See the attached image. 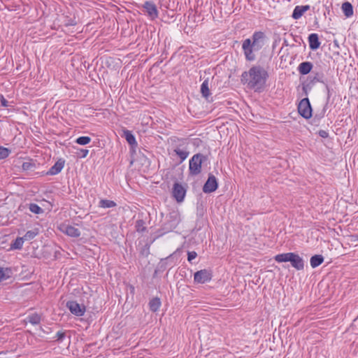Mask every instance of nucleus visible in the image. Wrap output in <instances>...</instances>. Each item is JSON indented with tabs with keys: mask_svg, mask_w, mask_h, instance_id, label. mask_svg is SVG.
I'll return each mask as SVG.
<instances>
[{
	"mask_svg": "<svg viewBox=\"0 0 358 358\" xmlns=\"http://www.w3.org/2000/svg\"><path fill=\"white\" fill-rule=\"evenodd\" d=\"M248 76H250V80L248 86L259 92L264 88L268 74L262 66H255L250 68L248 72L245 71L242 73V81L248 80Z\"/></svg>",
	"mask_w": 358,
	"mask_h": 358,
	"instance_id": "obj_1",
	"label": "nucleus"
},
{
	"mask_svg": "<svg viewBox=\"0 0 358 358\" xmlns=\"http://www.w3.org/2000/svg\"><path fill=\"white\" fill-rule=\"evenodd\" d=\"M266 34L263 31H255L252 36V40L247 38L243 41L242 48L244 51L245 59L248 61L255 59L253 51L261 50L266 43Z\"/></svg>",
	"mask_w": 358,
	"mask_h": 358,
	"instance_id": "obj_2",
	"label": "nucleus"
},
{
	"mask_svg": "<svg viewBox=\"0 0 358 358\" xmlns=\"http://www.w3.org/2000/svg\"><path fill=\"white\" fill-rule=\"evenodd\" d=\"M207 160V157L201 153L194 155L189 160V170L192 176H196L201 172V164Z\"/></svg>",
	"mask_w": 358,
	"mask_h": 358,
	"instance_id": "obj_3",
	"label": "nucleus"
},
{
	"mask_svg": "<svg viewBox=\"0 0 358 358\" xmlns=\"http://www.w3.org/2000/svg\"><path fill=\"white\" fill-rule=\"evenodd\" d=\"M298 111L306 119H309L312 116V108L308 98H304L299 102Z\"/></svg>",
	"mask_w": 358,
	"mask_h": 358,
	"instance_id": "obj_4",
	"label": "nucleus"
},
{
	"mask_svg": "<svg viewBox=\"0 0 358 358\" xmlns=\"http://www.w3.org/2000/svg\"><path fill=\"white\" fill-rule=\"evenodd\" d=\"M218 187L216 178L213 174H209L207 181L203 187V192L205 193H211L215 192Z\"/></svg>",
	"mask_w": 358,
	"mask_h": 358,
	"instance_id": "obj_5",
	"label": "nucleus"
},
{
	"mask_svg": "<svg viewBox=\"0 0 358 358\" xmlns=\"http://www.w3.org/2000/svg\"><path fill=\"white\" fill-rule=\"evenodd\" d=\"M186 194L185 188L180 183L175 182L173 187L172 194L178 202H182L184 200Z\"/></svg>",
	"mask_w": 358,
	"mask_h": 358,
	"instance_id": "obj_6",
	"label": "nucleus"
},
{
	"mask_svg": "<svg viewBox=\"0 0 358 358\" xmlns=\"http://www.w3.org/2000/svg\"><path fill=\"white\" fill-rule=\"evenodd\" d=\"M66 307L69 309L71 313L76 316H83L85 312V307L80 306L78 303L74 301H68Z\"/></svg>",
	"mask_w": 358,
	"mask_h": 358,
	"instance_id": "obj_7",
	"label": "nucleus"
},
{
	"mask_svg": "<svg viewBox=\"0 0 358 358\" xmlns=\"http://www.w3.org/2000/svg\"><path fill=\"white\" fill-rule=\"evenodd\" d=\"M212 275L210 272L206 269L196 271L194 275V280L198 283H205L211 280Z\"/></svg>",
	"mask_w": 358,
	"mask_h": 358,
	"instance_id": "obj_8",
	"label": "nucleus"
},
{
	"mask_svg": "<svg viewBox=\"0 0 358 358\" xmlns=\"http://www.w3.org/2000/svg\"><path fill=\"white\" fill-rule=\"evenodd\" d=\"M143 7L152 19H155L158 17V10L156 5L153 2L145 1Z\"/></svg>",
	"mask_w": 358,
	"mask_h": 358,
	"instance_id": "obj_9",
	"label": "nucleus"
},
{
	"mask_svg": "<svg viewBox=\"0 0 358 358\" xmlns=\"http://www.w3.org/2000/svg\"><path fill=\"white\" fill-rule=\"evenodd\" d=\"M62 231L71 237H78L80 235V230L71 225L64 224L62 226Z\"/></svg>",
	"mask_w": 358,
	"mask_h": 358,
	"instance_id": "obj_10",
	"label": "nucleus"
},
{
	"mask_svg": "<svg viewBox=\"0 0 358 358\" xmlns=\"http://www.w3.org/2000/svg\"><path fill=\"white\" fill-rule=\"evenodd\" d=\"M292 257H291V260L289 262L292 266L295 268L296 270H303L304 268V262L303 259L297 254L294 253Z\"/></svg>",
	"mask_w": 358,
	"mask_h": 358,
	"instance_id": "obj_11",
	"label": "nucleus"
},
{
	"mask_svg": "<svg viewBox=\"0 0 358 358\" xmlns=\"http://www.w3.org/2000/svg\"><path fill=\"white\" fill-rule=\"evenodd\" d=\"M64 166V160L62 159H59L47 172L48 175H56L59 173Z\"/></svg>",
	"mask_w": 358,
	"mask_h": 358,
	"instance_id": "obj_12",
	"label": "nucleus"
},
{
	"mask_svg": "<svg viewBox=\"0 0 358 358\" xmlns=\"http://www.w3.org/2000/svg\"><path fill=\"white\" fill-rule=\"evenodd\" d=\"M309 47L311 50H315L319 48L320 42L317 34H311L308 36Z\"/></svg>",
	"mask_w": 358,
	"mask_h": 358,
	"instance_id": "obj_13",
	"label": "nucleus"
},
{
	"mask_svg": "<svg viewBox=\"0 0 358 358\" xmlns=\"http://www.w3.org/2000/svg\"><path fill=\"white\" fill-rule=\"evenodd\" d=\"M310 6L308 5L306 6H297L294 9L293 13H292V17L295 20H297L300 18L303 14L308 10H309Z\"/></svg>",
	"mask_w": 358,
	"mask_h": 358,
	"instance_id": "obj_14",
	"label": "nucleus"
},
{
	"mask_svg": "<svg viewBox=\"0 0 358 358\" xmlns=\"http://www.w3.org/2000/svg\"><path fill=\"white\" fill-rule=\"evenodd\" d=\"M313 69V64L310 62H303L301 63L298 67L299 72L301 75L309 73Z\"/></svg>",
	"mask_w": 358,
	"mask_h": 358,
	"instance_id": "obj_15",
	"label": "nucleus"
},
{
	"mask_svg": "<svg viewBox=\"0 0 358 358\" xmlns=\"http://www.w3.org/2000/svg\"><path fill=\"white\" fill-rule=\"evenodd\" d=\"M123 132H124V136L125 139L127 140V141L128 142V143L132 148L136 147L137 143H136V138H135L134 136L132 134L131 131L124 129L123 131Z\"/></svg>",
	"mask_w": 358,
	"mask_h": 358,
	"instance_id": "obj_16",
	"label": "nucleus"
},
{
	"mask_svg": "<svg viewBox=\"0 0 358 358\" xmlns=\"http://www.w3.org/2000/svg\"><path fill=\"white\" fill-rule=\"evenodd\" d=\"M294 252H287L279 254L275 256L274 259L278 262H287L291 260V257L293 256Z\"/></svg>",
	"mask_w": 358,
	"mask_h": 358,
	"instance_id": "obj_17",
	"label": "nucleus"
},
{
	"mask_svg": "<svg viewBox=\"0 0 358 358\" xmlns=\"http://www.w3.org/2000/svg\"><path fill=\"white\" fill-rule=\"evenodd\" d=\"M41 317L37 313H32L29 315L25 321L31 323V324L36 325L41 322Z\"/></svg>",
	"mask_w": 358,
	"mask_h": 358,
	"instance_id": "obj_18",
	"label": "nucleus"
},
{
	"mask_svg": "<svg viewBox=\"0 0 358 358\" xmlns=\"http://www.w3.org/2000/svg\"><path fill=\"white\" fill-rule=\"evenodd\" d=\"M161 306L159 298L155 297L151 299L149 302V307L151 311L157 312Z\"/></svg>",
	"mask_w": 358,
	"mask_h": 358,
	"instance_id": "obj_19",
	"label": "nucleus"
},
{
	"mask_svg": "<svg viewBox=\"0 0 358 358\" xmlns=\"http://www.w3.org/2000/svg\"><path fill=\"white\" fill-rule=\"evenodd\" d=\"M342 10L348 17L353 15V7L350 2H345L342 4Z\"/></svg>",
	"mask_w": 358,
	"mask_h": 358,
	"instance_id": "obj_20",
	"label": "nucleus"
},
{
	"mask_svg": "<svg viewBox=\"0 0 358 358\" xmlns=\"http://www.w3.org/2000/svg\"><path fill=\"white\" fill-rule=\"evenodd\" d=\"M324 261V257L320 255H315L310 258V266L315 268L320 266Z\"/></svg>",
	"mask_w": 358,
	"mask_h": 358,
	"instance_id": "obj_21",
	"label": "nucleus"
},
{
	"mask_svg": "<svg viewBox=\"0 0 358 358\" xmlns=\"http://www.w3.org/2000/svg\"><path fill=\"white\" fill-rule=\"evenodd\" d=\"M201 92L203 95V96H204L205 98H208L209 96V95L210 94V90H209V87H208V80H205L203 83L201 84Z\"/></svg>",
	"mask_w": 358,
	"mask_h": 358,
	"instance_id": "obj_22",
	"label": "nucleus"
},
{
	"mask_svg": "<svg viewBox=\"0 0 358 358\" xmlns=\"http://www.w3.org/2000/svg\"><path fill=\"white\" fill-rule=\"evenodd\" d=\"M24 241L23 237H17L10 245V248L15 250H20L22 248Z\"/></svg>",
	"mask_w": 358,
	"mask_h": 358,
	"instance_id": "obj_23",
	"label": "nucleus"
},
{
	"mask_svg": "<svg viewBox=\"0 0 358 358\" xmlns=\"http://www.w3.org/2000/svg\"><path fill=\"white\" fill-rule=\"evenodd\" d=\"M116 203L113 201L108 200V199H101L99 202V206L101 208H113L116 206Z\"/></svg>",
	"mask_w": 358,
	"mask_h": 358,
	"instance_id": "obj_24",
	"label": "nucleus"
},
{
	"mask_svg": "<svg viewBox=\"0 0 358 358\" xmlns=\"http://www.w3.org/2000/svg\"><path fill=\"white\" fill-rule=\"evenodd\" d=\"M38 234V230L35 229L34 230L28 231L23 236V238L24 241H30L34 238Z\"/></svg>",
	"mask_w": 358,
	"mask_h": 358,
	"instance_id": "obj_25",
	"label": "nucleus"
},
{
	"mask_svg": "<svg viewBox=\"0 0 358 358\" xmlns=\"http://www.w3.org/2000/svg\"><path fill=\"white\" fill-rule=\"evenodd\" d=\"M11 271L9 268L4 269L0 267V282L10 277Z\"/></svg>",
	"mask_w": 358,
	"mask_h": 358,
	"instance_id": "obj_26",
	"label": "nucleus"
},
{
	"mask_svg": "<svg viewBox=\"0 0 358 358\" xmlns=\"http://www.w3.org/2000/svg\"><path fill=\"white\" fill-rule=\"evenodd\" d=\"M174 152L180 158L181 162H183L185 159H186L189 155L187 151L181 150L179 148L174 149Z\"/></svg>",
	"mask_w": 358,
	"mask_h": 358,
	"instance_id": "obj_27",
	"label": "nucleus"
},
{
	"mask_svg": "<svg viewBox=\"0 0 358 358\" xmlns=\"http://www.w3.org/2000/svg\"><path fill=\"white\" fill-rule=\"evenodd\" d=\"M29 209L31 213L35 214H41L43 213V210L36 203H30Z\"/></svg>",
	"mask_w": 358,
	"mask_h": 358,
	"instance_id": "obj_28",
	"label": "nucleus"
},
{
	"mask_svg": "<svg viewBox=\"0 0 358 358\" xmlns=\"http://www.w3.org/2000/svg\"><path fill=\"white\" fill-rule=\"evenodd\" d=\"M11 150L8 148L0 146V159H4L9 156Z\"/></svg>",
	"mask_w": 358,
	"mask_h": 358,
	"instance_id": "obj_29",
	"label": "nucleus"
},
{
	"mask_svg": "<svg viewBox=\"0 0 358 358\" xmlns=\"http://www.w3.org/2000/svg\"><path fill=\"white\" fill-rule=\"evenodd\" d=\"M136 229L138 232H143L146 230L145 222L143 220H138L136 222Z\"/></svg>",
	"mask_w": 358,
	"mask_h": 358,
	"instance_id": "obj_30",
	"label": "nucleus"
},
{
	"mask_svg": "<svg viewBox=\"0 0 358 358\" xmlns=\"http://www.w3.org/2000/svg\"><path fill=\"white\" fill-rule=\"evenodd\" d=\"M91 141V138L89 136H80L76 140V142L82 145L88 144Z\"/></svg>",
	"mask_w": 358,
	"mask_h": 358,
	"instance_id": "obj_31",
	"label": "nucleus"
},
{
	"mask_svg": "<svg viewBox=\"0 0 358 358\" xmlns=\"http://www.w3.org/2000/svg\"><path fill=\"white\" fill-rule=\"evenodd\" d=\"M35 164L31 162H24L22 165V168L24 171L33 170Z\"/></svg>",
	"mask_w": 358,
	"mask_h": 358,
	"instance_id": "obj_32",
	"label": "nucleus"
},
{
	"mask_svg": "<svg viewBox=\"0 0 358 358\" xmlns=\"http://www.w3.org/2000/svg\"><path fill=\"white\" fill-rule=\"evenodd\" d=\"M197 256V254L194 251H191L187 252V260L189 262H192L194 259H195Z\"/></svg>",
	"mask_w": 358,
	"mask_h": 358,
	"instance_id": "obj_33",
	"label": "nucleus"
},
{
	"mask_svg": "<svg viewBox=\"0 0 358 358\" xmlns=\"http://www.w3.org/2000/svg\"><path fill=\"white\" fill-rule=\"evenodd\" d=\"M0 101L2 106L7 107L8 106V101L4 98V96L2 94H0Z\"/></svg>",
	"mask_w": 358,
	"mask_h": 358,
	"instance_id": "obj_34",
	"label": "nucleus"
},
{
	"mask_svg": "<svg viewBox=\"0 0 358 358\" xmlns=\"http://www.w3.org/2000/svg\"><path fill=\"white\" fill-rule=\"evenodd\" d=\"M65 337V333L62 331H58L56 334L55 338L58 341L62 340Z\"/></svg>",
	"mask_w": 358,
	"mask_h": 358,
	"instance_id": "obj_35",
	"label": "nucleus"
},
{
	"mask_svg": "<svg viewBox=\"0 0 358 358\" xmlns=\"http://www.w3.org/2000/svg\"><path fill=\"white\" fill-rule=\"evenodd\" d=\"M89 153V150L87 149H81L80 151V157L82 158L85 157Z\"/></svg>",
	"mask_w": 358,
	"mask_h": 358,
	"instance_id": "obj_36",
	"label": "nucleus"
},
{
	"mask_svg": "<svg viewBox=\"0 0 358 358\" xmlns=\"http://www.w3.org/2000/svg\"><path fill=\"white\" fill-rule=\"evenodd\" d=\"M322 74L316 73L315 76L313 78V80H316L317 82H321L324 83L323 80H322Z\"/></svg>",
	"mask_w": 358,
	"mask_h": 358,
	"instance_id": "obj_37",
	"label": "nucleus"
},
{
	"mask_svg": "<svg viewBox=\"0 0 358 358\" xmlns=\"http://www.w3.org/2000/svg\"><path fill=\"white\" fill-rule=\"evenodd\" d=\"M319 135L322 138H327L328 137V133L324 130H320L319 131Z\"/></svg>",
	"mask_w": 358,
	"mask_h": 358,
	"instance_id": "obj_38",
	"label": "nucleus"
},
{
	"mask_svg": "<svg viewBox=\"0 0 358 358\" xmlns=\"http://www.w3.org/2000/svg\"><path fill=\"white\" fill-rule=\"evenodd\" d=\"M357 240L358 241V236H357Z\"/></svg>",
	"mask_w": 358,
	"mask_h": 358,
	"instance_id": "obj_39",
	"label": "nucleus"
}]
</instances>
